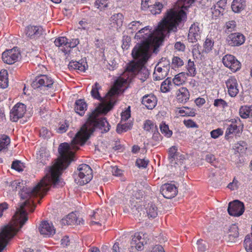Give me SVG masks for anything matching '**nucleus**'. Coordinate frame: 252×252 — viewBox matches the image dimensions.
Returning <instances> with one entry per match:
<instances>
[{"label":"nucleus","instance_id":"nucleus-46","mask_svg":"<svg viewBox=\"0 0 252 252\" xmlns=\"http://www.w3.org/2000/svg\"><path fill=\"white\" fill-rule=\"evenodd\" d=\"M131 127L130 124H125L118 125L117 127V131L119 133H121L124 131H126Z\"/></svg>","mask_w":252,"mask_h":252},{"label":"nucleus","instance_id":"nucleus-19","mask_svg":"<svg viewBox=\"0 0 252 252\" xmlns=\"http://www.w3.org/2000/svg\"><path fill=\"white\" fill-rule=\"evenodd\" d=\"M50 155L48 151L44 148H41L37 154L36 159L39 166H43L47 163L49 160Z\"/></svg>","mask_w":252,"mask_h":252},{"label":"nucleus","instance_id":"nucleus-24","mask_svg":"<svg viewBox=\"0 0 252 252\" xmlns=\"http://www.w3.org/2000/svg\"><path fill=\"white\" fill-rule=\"evenodd\" d=\"M169 71L166 69L156 65L153 74V77L156 80H160L165 78Z\"/></svg>","mask_w":252,"mask_h":252},{"label":"nucleus","instance_id":"nucleus-42","mask_svg":"<svg viewBox=\"0 0 252 252\" xmlns=\"http://www.w3.org/2000/svg\"><path fill=\"white\" fill-rule=\"evenodd\" d=\"M214 46V41L211 38H207L204 43V50L206 53H208L212 50Z\"/></svg>","mask_w":252,"mask_h":252},{"label":"nucleus","instance_id":"nucleus-39","mask_svg":"<svg viewBox=\"0 0 252 252\" xmlns=\"http://www.w3.org/2000/svg\"><path fill=\"white\" fill-rule=\"evenodd\" d=\"M194 1V0H179L177 4L179 8L187 9Z\"/></svg>","mask_w":252,"mask_h":252},{"label":"nucleus","instance_id":"nucleus-2","mask_svg":"<svg viewBox=\"0 0 252 252\" xmlns=\"http://www.w3.org/2000/svg\"><path fill=\"white\" fill-rule=\"evenodd\" d=\"M186 17V13L182 9H170L167 11L166 16L155 30L152 31L149 26L140 30L134 37L140 41L135 46L131 53L134 61L127 65L124 76L128 75L129 74L131 75H136L141 82H144L149 74L144 64L150 57V48H154V51L156 50L168 33L176 32L179 23Z\"/></svg>","mask_w":252,"mask_h":252},{"label":"nucleus","instance_id":"nucleus-27","mask_svg":"<svg viewBox=\"0 0 252 252\" xmlns=\"http://www.w3.org/2000/svg\"><path fill=\"white\" fill-rule=\"evenodd\" d=\"M146 210L149 219H154L158 215V211L155 204L149 203L146 208Z\"/></svg>","mask_w":252,"mask_h":252},{"label":"nucleus","instance_id":"nucleus-13","mask_svg":"<svg viewBox=\"0 0 252 252\" xmlns=\"http://www.w3.org/2000/svg\"><path fill=\"white\" fill-rule=\"evenodd\" d=\"M160 192L165 198L170 199L177 195L178 190L174 185L165 184L161 187Z\"/></svg>","mask_w":252,"mask_h":252},{"label":"nucleus","instance_id":"nucleus-28","mask_svg":"<svg viewBox=\"0 0 252 252\" xmlns=\"http://www.w3.org/2000/svg\"><path fill=\"white\" fill-rule=\"evenodd\" d=\"M246 6L245 0H233L231 8L235 12H239L244 9Z\"/></svg>","mask_w":252,"mask_h":252},{"label":"nucleus","instance_id":"nucleus-62","mask_svg":"<svg viewBox=\"0 0 252 252\" xmlns=\"http://www.w3.org/2000/svg\"><path fill=\"white\" fill-rule=\"evenodd\" d=\"M108 0H97L95 1L96 5H98V8L102 7H107Z\"/></svg>","mask_w":252,"mask_h":252},{"label":"nucleus","instance_id":"nucleus-37","mask_svg":"<svg viewBox=\"0 0 252 252\" xmlns=\"http://www.w3.org/2000/svg\"><path fill=\"white\" fill-rule=\"evenodd\" d=\"M244 247L248 252H252V236L246 235L244 242Z\"/></svg>","mask_w":252,"mask_h":252},{"label":"nucleus","instance_id":"nucleus-44","mask_svg":"<svg viewBox=\"0 0 252 252\" xmlns=\"http://www.w3.org/2000/svg\"><path fill=\"white\" fill-rule=\"evenodd\" d=\"M9 143L10 139L8 136L3 135L2 137L0 138V151L6 148Z\"/></svg>","mask_w":252,"mask_h":252},{"label":"nucleus","instance_id":"nucleus-40","mask_svg":"<svg viewBox=\"0 0 252 252\" xmlns=\"http://www.w3.org/2000/svg\"><path fill=\"white\" fill-rule=\"evenodd\" d=\"M249 106H241L239 110V115L243 119H246L250 117V113H249Z\"/></svg>","mask_w":252,"mask_h":252},{"label":"nucleus","instance_id":"nucleus-22","mask_svg":"<svg viewBox=\"0 0 252 252\" xmlns=\"http://www.w3.org/2000/svg\"><path fill=\"white\" fill-rule=\"evenodd\" d=\"M189 93L185 87L180 88L177 91V99L179 102L186 103L189 98Z\"/></svg>","mask_w":252,"mask_h":252},{"label":"nucleus","instance_id":"nucleus-4","mask_svg":"<svg viewBox=\"0 0 252 252\" xmlns=\"http://www.w3.org/2000/svg\"><path fill=\"white\" fill-rule=\"evenodd\" d=\"M78 176L75 178V182L80 185L88 183L93 178L92 170L90 166L86 164L80 165L77 168Z\"/></svg>","mask_w":252,"mask_h":252},{"label":"nucleus","instance_id":"nucleus-32","mask_svg":"<svg viewBox=\"0 0 252 252\" xmlns=\"http://www.w3.org/2000/svg\"><path fill=\"white\" fill-rule=\"evenodd\" d=\"M236 22L231 20L225 23L224 30L225 33H229L236 31Z\"/></svg>","mask_w":252,"mask_h":252},{"label":"nucleus","instance_id":"nucleus-11","mask_svg":"<svg viewBox=\"0 0 252 252\" xmlns=\"http://www.w3.org/2000/svg\"><path fill=\"white\" fill-rule=\"evenodd\" d=\"M107 217L105 211L102 209H96L91 216L90 224L91 225L96 224L101 226L106 220Z\"/></svg>","mask_w":252,"mask_h":252},{"label":"nucleus","instance_id":"nucleus-35","mask_svg":"<svg viewBox=\"0 0 252 252\" xmlns=\"http://www.w3.org/2000/svg\"><path fill=\"white\" fill-rule=\"evenodd\" d=\"M188 70L187 74L190 76H194L196 74V68L194 62L191 61L190 59L189 60L188 65L187 66Z\"/></svg>","mask_w":252,"mask_h":252},{"label":"nucleus","instance_id":"nucleus-12","mask_svg":"<svg viewBox=\"0 0 252 252\" xmlns=\"http://www.w3.org/2000/svg\"><path fill=\"white\" fill-rule=\"evenodd\" d=\"M39 231L41 235L45 237H49L55 234L56 230L52 223L47 221H43L40 224Z\"/></svg>","mask_w":252,"mask_h":252},{"label":"nucleus","instance_id":"nucleus-31","mask_svg":"<svg viewBox=\"0 0 252 252\" xmlns=\"http://www.w3.org/2000/svg\"><path fill=\"white\" fill-rule=\"evenodd\" d=\"M85 65V64H82V63L78 62L71 61L68 64V68L70 69H78L81 71L84 72L86 69Z\"/></svg>","mask_w":252,"mask_h":252},{"label":"nucleus","instance_id":"nucleus-59","mask_svg":"<svg viewBox=\"0 0 252 252\" xmlns=\"http://www.w3.org/2000/svg\"><path fill=\"white\" fill-rule=\"evenodd\" d=\"M148 163V161L144 159H138L136 161V164L139 167H146Z\"/></svg>","mask_w":252,"mask_h":252},{"label":"nucleus","instance_id":"nucleus-58","mask_svg":"<svg viewBox=\"0 0 252 252\" xmlns=\"http://www.w3.org/2000/svg\"><path fill=\"white\" fill-rule=\"evenodd\" d=\"M127 82V79L123 78H120L116 80L115 83V85L118 88H120L122 87L124 85L126 84Z\"/></svg>","mask_w":252,"mask_h":252},{"label":"nucleus","instance_id":"nucleus-36","mask_svg":"<svg viewBox=\"0 0 252 252\" xmlns=\"http://www.w3.org/2000/svg\"><path fill=\"white\" fill-rule=\"evenodd\" d=\"M179 113L182 116H194L195 115V111L193 109L188 107H184L179 110Z\"/></svg>","mask_w":252,"mask_h":252},{"label":"nucleus","instance_id":"nucleus-38","mask_svg":"<svg viewBox=\"0 0 252 252\" xmlns=\"http://www.w3.org/2000/svg\"><path fill=\"white\" fill-rule=\"evenodd\" d=\"M185 73L184 72L180 73L173 78V82L175 85H180L185 81Z\"/></svg>","mask_w":252,"mask_h":252},{"label":"nucleus","instance_id":"nucleus-41","mask_svg":"<svg viewBox=\"0 0 252 252\" xmlns=\"http://www.w3.org/2000/svg\"><path fill=\"white\" fill-rule=\"evenodd\" d=\"M170 62L169 60L166 58H162L158 63L157 66L161 67L163 69H166L167 71H169L170 68Z\"/></svg>","mask_w":252,"mask_h":252},{"label":"nucleus","instance_id":"nucleus-26","mask_svg":"<svg viewBox=\"0 0 252 252\" xmlns=\"http://www.w3.org/2000/svg\"><path fill=\"white\" fill-rule=\"evenodd\" d=\"M87 104L84 100L78 99L75 102L74 110L77 113L79 114L80 116H82L84 114L85 111L87 109Z\"/></svg>","mask_w":252,"mask_h":252},{"label":"nucleus","instance_id":"nucleus-6","mask_svg":"<svg viewBox=\"0 0 252 252\" xmlns=\"http://www.w3.org/2000/svg\"><path fill=\"white\" fill-rule=\"evenodd\" d=\"M20 56V53L17 47L7 50L2 54V59L4 63L9 64L16 62Z\"/></svg>","mask_w":252,"mask_h":252},{"label":"nucleus","instance_id":"nucleus-53","mask_svg":"<svg viewBox=\"0 0 252 252\" xmlns=\"http://www.w3.org/2000/svg\"><path fill=\"white\" fill-rule=\"evenodd\" d=\"M223 131L221 128H217L216 129L212 130L210 134L211 137L214 139H216L218 138L220 136L222 135L223 134Z\"/></svg>","mask_w":252,"mask_h":252},{"label":"nucleus","instance_id":"nucleus-30","mask_svg":"<svg viewBox=\"0 0 252 252\" xmlns=\"http://www.w3.org/2000/svg\"><path fill=\"white\" fill-rule=\"evenodd\" d=\"M68 39L64 36H61L56 38L54 41L55 44L56 46L59 47H63V48L61 49V50L65 52L66 50L65 49L66 48L67 45V41Z\"/></svg>","mask_w":252,"mask_h":252},{"label":"nucleus","instance_id":"nucleus-64","mask_svg":"<svg viewBox=\"0 0 252 252\" xmlns=\"http://www.w3.org/2000/svg\"><path fill=\"white\" fill-rule=\"evenodd\" d=\"M50 132L45 127H42L40 130L39 134L40 136L43 137H47L49 136Z\"/></svg>","mask_w":252,"mask_h":252},{"label":"nucleus","instance_id":"nucleus-56","mask_svg":"<svg viewBox=\"0 0 252 252\" xmlns=\"http://www.w3.org/2000/svg\"><path fill=\"white\" fill-rule=\"evenodd\" d=\"M141 23L140 21H132L128 25V28L133 31L137 30L141 25Z\"/></svg>","mask_w":252,"mask_h":252},{"label":"nucleus","instance_id":"nucleus-55","mask_svg":"<svg viewBox=\"0 0 252 252\" xmlns=\"http://www.w3.org/2000/svg\"><path fill=\"white\" fill-rule=\"evenodd\" d=\"M79 43V41L78 38L72 39L71 40L68 41H67V48H72L76 47Z\"/></svg>","mask_w":252,"mask_h":252},{"label":"nucleus","instance_id":"nucleus-23","mask_svg":"<svg viewBox=\"0 0 252 252\" xmlns=\"http://www.w3.org/2000/svg\"><path fill=\"white\" fill-rule=\"evenodd\" d=\"M123 20L124 16L122 13H116L110 17V24L112 27L120 28L123 25Z\"/></svg>","mask_w":252,"mask_h":252},{"label":"nucleus","instance_id":"nucleus-7","mask_svg":"<svg viewBox=\"0 0 252 252\" xmlns=\"http://www.w3.org/2000/svg\"><path fill=\"white\" fill-rule=\"evenodd\" d=\"M244 209V204L236 200L229 203L227 210L230 215L239 217L243 214Z\"/></svg>","mask_w":252,"mask_h":252},{"label":"nucleus","instance_id":"nucleus-51","mask_svg":"<svg viewBox=\"0 0 252 252\" xmlns=\"http://www.w3.org/2000/svg\"><path fill=\"white\" fill-rule=\"evenodd\" d=\"M22 163L19 160H15L12 162L11 168L19 172L23 171Z\"/></svg>","mask_w":252,"mask_h":252},{"label":"nucleus","instance_id":"nucleus-29","mask_svg":"<svg viewBox=\"0 0 252 252\" xmlns=\"http://www.w3.org/2000/svg\"><path fill=\"white\" fill-rule=\"evenodd\" d=\"M7 71L6 70L0 71V87L4 89L8 87V81L7 78Z\"/></svg>","mask_w":252,"mask_h":252},{"label":"nucleus","instance_id":"nucleus-8","mask_svg":"<svg viewBox=\"0 0 252 252\" xmlns=\"http://www.w3.org/2000/svg\"><path fill=\"white\" fill-rule=\"evenodd\" d=\"M26 111L25 105L21 103L16 104L11 109L10 119L13 122H17L22 118Z\"/></svg>","mask_w":252,"mask_h":252},{"label":"nucleus","instance_id":"nucleus-61","mask_svg":"<svg viewBox=\"0 0 252 252\" xmlns=\"http://www.w3.org/2000/svg\"><path fill=\"white\" fill-rule=\"evenodd\" d=\"M197 248L199 251L204 252L206 249L205 244L203 243V241L201 239L197 241Z\"/></svg>","mask_w":252,"mask_h":252},{"label":"nucleus","instance_id":"nucleus-60","mask_svg":"<svg viewBox=\"0 0 252 252\" xmlns=\"http://www.w3.org/2000/svg\"><path fill=\"white\" fill-rule=\"evenodd\" d=\"M214 105L216 107L222 106V107H224L226 105V103L222 99H217L215 100Z\"/></svg>","mask_w":252,"mask_h":252},{"label":"nucleus","instance_id":"nucleus-25","mask_svg":"<svg viewBox=\"0 0 252 252\" xmlns=\"http://www.w3.org/2000/svg\"><path fill=\"white\" fill-rule=\"evenodd\" d=\"M62 223L66 225H74L80 223V221L78 220L76 215L72 212L68 214L62 220Z\"/></svg>","mask_w":252,"mask_h":252},{"label":"nucleus","instance_id":"nucleus-57","mask_svg":"<svg viewBox=\"0 0 252 252\" xmlns=\"http://www.w3.org/2000/svg\"><path fill=\"white\" fill-rule=\"evenodd\" d=\"M238 187L239 182L235 178L233 179L232 182L230 183L227 186V188L231 190L237 189L238 188Z\"/></svg>","mask_w":252,"mask_h":252},{"label":"nucleus","instance_id":"nucleus-18","mask_svg":"<svg viewBox=\"0 0 252 252\" xmlns=\"http://www.w3.org/2000/svg\"><path fill=\"white\" fill-rule=\"evenodd\" d=\"M157 98L152 94L145 95L143 97L142 103L148 109H153L157 104Z\"/></svg>","mask_w":252,"mask_h":252},{"label":"nucleus","instance_id":"nucleus-47","mask_svg":"<svg viewBox=\"0 0 252 252\" xmlns=\"http://www.w3.org/2000/svg\"><path fill=\"white\" fill-rule=\"evenodd\" d=\"M99 84L97 82L95 83L94 86L93 87L91 91L92 96L96 99L100 98V96L98 92Z\"/></svg>","mask_w":252,"mask_h":252},{"label":"nucleus","instance_id":"nucleus-10","mask_svg":"<svg viewBox=\"0 0 252 252\" xmlns=\"http://www.w3.org/2000/svg\"><path fill=\"white\" fill-rule=\"evenodd\" d=\"M245 36L239 32H234L229 34L226 37V41L228 44L231 46H238L245 42Z\"/></svg>","mask_w":252,"mask_h":252},{"label":"nucleus","instance_id":"nucleus-63","mask_svg":"<svg viewBox=\"0 0 252 252\" xmlns=\"http://www.w3.org/2000/svg\"><path fill=\"white\" fill-rule=\"evenodd\" d=\"M215 157L214 155L212 154H208L206 156V160L207 162L211 163L212 165H214L215 167L217 166L214 164V162L215 161Z\"/></svg>","mask_w":252,"mask_h":252},{"label":"nucleus","instance_id":"nucleus-14","mask_svg":"<svg viewBox=\"0 0 252 252\" xmlns=\"http://www.w3.org/2000/svg\"><path fill=\"white\" fill-rule=\"evenodd\" d=\"M225 84L227 92L230 96L235 97L239 93L238 84L234 77H229L226 81Z\"/></svg>","mask_w":252,"mask_h":252},{"label":"nucleus","instance_id":"nucleus-45","mask_svg":"<svg viewBox=\"0 0 252 252\" xmlns=\"http://www.w3.org/2000/svg\"><path fill=\"white\" fill-rule=\"evenodd\" d=\"M184 65L183 61L178 57H174L172 59V68H178Z\"/></svg>","mask_w":252,"mask_h":252},{"label":"nucleus","instance_id":"nucleus-15","mask_svg":"<svg viewBox=\"0 0 252 252\" xmlns=\"http://www.w3.org/2000/svg\"><path fill=\"white\" fill-rule=\"evenodd\" d=\"M201 33V30L199 27V24H193L189 28L188 34L189 41L192 43L196 42L200 37Z\"/></svg>","mask_w":252,"mask_h":252},{"label":"nucleus","instance_id":"nucleus-50","mask_svg":"<svg viewBox=\"0 0 252 252\" xmlns=\"http://www.w3.org/2000/svg\"><path fill=\"white\" fill-rule=\"evenodd\" d=\"M237 125L232 124L229 126L225 132V137L228 136L230 134H233L237 129Z\"/></svg>","mask_w":252,"mask_h":252},{"label":"nucleus","instance_id":"nucleus-54","mask_svg":"<svg viewBox=\"0 0 252 252\" xmlns=\"http://www.w3.org/2000/svg\"><path fill=\"white\" fill-rule=\"evenodd\" d=\"M130 117V106L121 113L122 121H126Z\"/></svg>","mask_w":252,"mask_h":252},{"label":"nucleus","instance_id":"nucleus-9","mask_svg":"<svg viewBox=\"0 0 252 252\" xmlns=\"http://www.w3.org/2000/svg\"><path fill=\"white\" fill-rule=\"evenodd\" d=\"M222 63L224 66L235 72L241 67L240 63L236 58L231 55H226L222 58Z\"/></svg>","mask_w":252,"mask_h":252},{"label":"nucleus","instance_id":"nucleus-43","mask_svg":"<svg viewBox=\"0 0 252 252\" xmlns=\"http://www.w3.org/2000/svg\"><path fill=\"white\" fill-rule=\"evenodd\" d=\"M160 129L161 132L167 137H170L172 134V131L169 129L168 126L164 123L160 125Z\"/></svg>","mask_w":252,"mask_h":252},{"label":"nucleus","instance_id":"nucleus-16","mask_svg":"<svg viewBox=\"0 0 252 252\" xmlns=\"http://www.w3.org/2000/svg\"><path fill=\"white\" fill-rule=\"evenodd\" d=\"M177 147L176 146H172L171 147L169 151V160L172 166L176 167V164H181L182 161L181 158L179 161H178L179 156V153L177 152Z\"/></svg>","mask_w":252,"mask_h":252},{"label":"nucleus","instance_id":"nucleus-33","mask_svg":"<svg viewBox=\"0 0 252 252\" xmlns=\"http://www.w3.org/2000/svg\"><path fill=\"white\" fill-rule=\"evenodd\" d=\"M162 8L163 5L159 2H156L155 4L149 7L151 12L154 15L159 14Z\"/></svg>","mask_w":252,"mask_h":252},{"label":"nucleus","instance_id":"nucleus-52","mask_svg":"<svg viewBox=\"0 0 252 252\" xmlns=\"http://www.w3.org/2000/svg\"><path fill=\"white\" fill-rule=\"evenodd\" d=\"M90 26V23L88 22L87 20L84 19L79 22V26L78 27V28L81 30H86L89 28Z\"/></svg>","mask_w":252,"mask_h":252},{"label":"nucleus","instance_id":"nucleus-34","mask_svg":"<svg viewBox=\"0 0 252 252\" xmlns=\"http://www.w3.org/2000/svg\"><path fill=\"white\" fill-rule=\"evenodd\" d=\"M172 86L171 79L167 78L162 83L160 86V90L163 93H166L170 91Z\"/></svg>","mask_w":252,"mask_h":252},{"label":"nucleus","instance_id":"nucleus-20","mask_svg":"<svg viewBox=\"0 0 252 252\" xmlns=\"http://www.w3.org/2000/svg\"><path fill=\"white\" fill-rule=\"evenodd\" d=\"M239 236L238 227L236 224H232L227 232L226 240L228 242L234 243Z\"/></svg>","mask_w":252,"mask_h":252},{"label":"nucleus","instance_id":"nucleus-5","mask_svg":"<svg viewBox=\"0 0 252 252\" xmlns=\"http://www.w3.org/2000/svg\"><path fill=\"white\" fill-rule=\"evenodd\" d=\"M54 83L51 77L45 75L36 77L32 83V87L35 89L40 87L50 88Z\"/></svg>","mask_w":252,"mask_h":252},{"label":"nucleus","instance_id":"nucleus-49","mask_svg":"<svg viewBox=\"0 0 252 252\" xmlns=\"http://www.w3.org/2000/svg\"><path fill=\"white\" fill-rule=\"evenodd\" d=\"M131 38L127 35H124L123 38L122 47L123 49L127 50L130 45Z\"/></svg>","mask_w":252,"mask_h":252},{"label":"nucleus","instance_id":"nucleus-3","mask_svg":"<svg viewBox=\"0 0 252 252\" xmlns=\"http://www.w3.org/2000/svg\"><path fill=\"white\" fill-rule=\"evenodd\" d=\"M23 199L25 200L17 208L12 220L2 228L0 232V252H2L10 239L28 220L27 211L32 212L35 208L33 201L30 198Z\"/></svg>","mask_w":252,"mask_h":252},{"label":"nucleus","instance_id":"nucleus-21","mask_svg":"<svg viewBox=\"0 0 252 252\" xmlns=\"http://www.w3.org/2000/svg\"><path fill=\"white\" fill-rule=\"evenodd\" d=\"M143 239L139 233H136L132 237L130 245L131 250L133 251L134 248L136 250L139 251L141 250L144 246L143 241H142Z\"/></svg>","mask_w":252,"mask_h":252},{"label":"nucleus","instance_id":"nucleus-1","mask_svg":"<svg viewBox=\"0 0 252 252\" xmlns=\"http://www.w3.org/2000/svg\"><path fill=\"white\" fill-rule=\"evenodd\" d=\"M97 108L90 114L87 122L76 134L70 145L67 143L60 144L58 148L60 157L54 164L48 167L44 177L32 189L23 188L20 192L21 199L32 198L40 196V199L49 189L51 185L54 187H63L64 183L60 178L63 170L65 169L73 160V151L79 149V145H83L89 138L95 127H98L106 132L110 129V125L105 118H97L100 111Z\"/></svg>","mask_w":252,"mask_h":252},{"label":"nucleus","instance_id":"nucleus-48","mask_svg":"<svg viewBox=\"0 0 252 252\" xmlns=\"http://www.w3.org/2000/svg\"><path fill=\"white\" fill-rule=\"evenodd\" d=\"M144 128L145 130L147 131H150V130H157V126L154 125V124L150 120H147L144 126Z\"/></svg>","mask_w":252,"mask_h":252},{"label":"nucleus","instance_id":"nucleus-17","mask_svg":"<svg viewBox=\"0 0 252 252\" xmlns=\"http://www.w3.org/2000/svg\"><path fill=\"white\" fill-rule=\"evenodd\" d=\"M43 29L41 27L28 26L26 30V34L31 38H36L42 34Z\"/></svg>","mask_w":252,"mask_h":252}]
</instances>
